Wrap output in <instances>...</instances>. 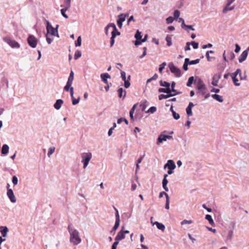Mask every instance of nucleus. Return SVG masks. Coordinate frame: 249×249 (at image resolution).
Segmentation results:
<instances>
[{
	"label": "nucleus",
	"instance_id": "1",
	"mask_svg": "<svg viewBox=\"0 0 249 249\" xmlns=\"http://www.w3.org/2000/svg\"><path fill=\"white\" fill-rule=\"evenodd\" d=\"M68 230L70 233V240L74 245H77L81 242V239L79 236V232L71 228V226L68 227Z\"/></svg>",
	"mask_w": 249,
	"mask_h": 249
},
{
	"label": "nucleus",
	"instance_id": "2",
	"mask_svg": "<svg viewBox=\"0 0 249 249\" xmlns=\"http://www.w3.org/2000/svg\"><path fill=\"white\" fill-rule=\"evenodd\" d=\"M197 89L199 90V93H200L202 95L204 96L205 99L208 98L210 97V93L207 92V88L206 86L204 84L203 81L201 79H199L198 81Z\"/></svg>",
	"mask_w": 249,
	"mask_h": 249
},
{
	"label": "nucleus",
	"instance_id": "3",
	"mask_svg": "<svg viewBox=\"0 0 249 249\" xmlns=\"http://www.w3.org/2000/svg\"><path fill=\"white\" fill-rule=\"evenodd\" d=\"M110 27H112L113 29V31L111 32V40H110V47H112L114 43V42H115L114 38H115L116 35H119L120 34V33L119 32L117 31L116 25L114 23H110L106 27V32H107L108 29Z\"/></svg>",
	"mask_w": 249,
	"mask_h": 249
},
{
	"label": "nucleus",
	"instance_id": "4",
	"mask_svg": "<svg viewBox=\"0 0 249 249\" xmlns=\"http://www.w3.org/2000/svg\"><path fill=\"white\" fill-rule=\"evenodd\" d=\"M3 40L13 48L18 49L20 47V45L18 42L13 39H12L8 36L3 37Z\"/></svg>",
	"mask_w": 249,
	"mask_h": 249
},
{
	"label": "nucleus",
	"instance_id": "5",
	"mask_svg": "<svg viewBox=\"0 0 249 249\" xmlns=\"http://www.w3.org/2000/svg\"><path fill=\"white\" fill-rule=\"evenodd\" d=\"M82 158V162L84 164L83 168L85 169L88 166L89 160L92 158V154L91 153H83L81 154Z\"/></svg>",
	"mask_w": 249,
	"mask_h": 249
},
{
	"label": "nucleus",
	"instance_id": "6",
	"mask_svg": "<svg viewBox=\"0 0 249 249\" xmlns=\"http://www.w3.org/2000/svg\"><path fill=\"white\" fill-rule=\"evenodd\" d=\"M168 67L171 72L174 73L176 77H180L181 75V71L179 69L176 67L172 62L168 64Z\"/></svg>",
	"mask_w": 249,
	"mask_h": 249
},
{
	"label": "nucleus",
	"instance_id": "7",
	"mask_svg": "<svg viewBox=\"0 0 249 249\" xmlns=\"http://www.w3.org/2000/svg\"><path fill=\"white\" fill-rule=\"evenodd\" d=\"M47 35L51 36H55L56 35V36H58L57 29L54 28L48 21L47 22Z\"/></svg>",
	"mask_w": 249,
	"mask_h": 249
},
{
	"label": "nucleus",
	"instance_id": "8",
	"mask_svg": "<svg viewBox=\"0 0 249 249\" xmlns=\"http://www.w3.org/2000/svg\"><path fill=\"white\" fill-rule=\"evenodd\" d=\"M172 139V136L170 135H163L162 134H161L159 136V137L158 138L157 143V144H160L161 142H162L163 141H166L167 139Z\"/></svg>",
	"mask_w": 249,
	"mask_h": 249
},
{
	"label": "nucleus",
	"instance_id": "9",
	"mask_svg": "<svg viewBox=\"0 0 249 249\" xmlns=\"http://www.w3.org/2000/svg\"><path fill=\"white\" fill-rule=\"evenodd\" d=\"M238 74H239V76H241V71L240 69H237L236 71L233 73V75L232 76L233 82L234 85L236 86H239L240 85V84L238 82V80L236 78V76Z\"/></svg>",
	"mask_w": 249,
	"mask_h": 249
},
{
	"label": "nucleus",
	"instance_id": "10",
	"mask_svg": "<svg viewBox=\"0 0 249 249\" xmlns=\"http://www.w3.org/2000/svg\"><path fill=\"white\" fill-rule=\"evenodd\" d=\"M128 14H121L119 16V18L117 21V23L118 27L121 28L123 25L122 22L125 21V18L128 17Z\"/></svg>",
	"mask_w": 249,
	"mask_h": 249
},
{
	"label": "nucleus",
	"instance_id": "11",
	"mask_svg": "<svg viewBox=\"0 0 249 249\" xmlns=\"http://www.w3.org/2000/svg\"><path fill=\"white\" fill-rule=\"evenodd\" d=\"M7 195L11 202L15 203L16 202V198L15 196L13 191L11 189H8L7 192Z\"/></svg>",
	"mask_w": 249,
	"mask_h": 249
},
{
	"label": "nucleus",
	"instance_id": "12",
	"mask_svg": "<svg viewBox=\"0 0 249 249\" xmlns=\"http://www.w3.org/2000/svg\"><path fill=\"white\" fill-rule=\"evenodd\" d=\"M168 168V169H174L176 168V165L172 160H170L164 166V168Z\"/></svg>",
	"mask_w": 249,
	"mask_h": 249
},
{
	"label": "nucleus",
	"instance_id": "13",
	"mask_svg": "<svg viewBox=\"0 0 249 249\" xmlns=\"http://www.w3.org/2000/svg\"><path fill=\"white\" fill-rule=\"evenodd\" d=\"M124 227H123L122 228L121 231L118 233L117 236L115 238V240H117L119 241L120 240H121L125 238L124 232H123V230H124Z\"/></svg>",
	"mask_w": 249,
	"mask_h": 249
},
{
	"label": "nucleus",
	"instance_id": "14",
	"mask_svg": "<svg viewBox=\"0 0 249 249\" xmlns=\"http://www.w3.org/2000/svg\"><path fill=\"white\" fill-rule=\"evenodd\" d=\"M220 78V75L218 74H215L213 75V80L212 82V84L214 86H217L218 81Z\"/></svg>",
	"mask_w": 249,
	"mask_h": 249
},
{
	"label": "nucleus",
	"instance_id": "15",
	"mask_svg": "<svg viewBox=\"0 0 249 249\" xmlns=\"http://www.w3.org/2000/svg\"><path fill=\"white\" fill-rule=\"evenodd\" d=\"M248 54V50H245L244 52H242L241 54L240 55L239 58V62L240 63L243 62L244 61H245Z\"/></svg>",
	"mask_w": 249,
	"mask_h": 249
},
{
	"label": "nucleus",
	"instance_id": "16",
	"mask_svg": "<svg viewBox=\"0 0 249 249\" xmlns=\"http://www.w3.org/2000/svg\"><path fill=\"white\" fill-rule=\"evenodd\" d=\"M168 177V175L165 174L164 175V178L162 180V186L163 188L165 191H168V188L167 187V184L168 182V180L167 179V177Z\"/></svg>",
	"mask_w": 249,
	"mask_h": 249
},
{
	"label": "nucleus",
	"instance_id": "17",
	"mask_svg": "<svg viewBox=\"0 0 249 249\" xmlns=\"http://www.w3.org/2000/svg\"><path fill=\"white\" fill-rule=\"evenodd\" d=\"M102 80L107 85L108 84L107 78H110V75L107 73H105L101 74Z\"/></svg>",
	"mask_w": 249,
	"mask_h": 249
},
{
	"label": "nucleus",
	"instance_id": "18",
	"mask_svg": "<svg viewBox=\"0 0 249 249\" xmlns=\"http://www.w3.org/2000/svg\"><path fill=\"white\" fill-rule=\"evenodd\" d=\"M0 232L2 236L5 237L7 236L8 231V229L6 226H0Z\"/></svg>",
	"mask_w": 249,
	"mask_h": 249
},
{
	"label": "nucleus",
	"instance_id": "19",
	"mask_svg": "<svg viewBox=\"0 0 249 249\" xmlns=\"http://www.w3.org/2000/svg\"><path fill=\"white\" fill-rule=\"evenodd\" d=\"M9 146L6 144H4L2 145V148H1V154L2 155H6L8 154L9 152Z\"/></svg>",
	"mask_w": 249,
	"mask_h": 249
},
{
	"label": "nucleus",
	"instance_id": "20",
	"mask_svg": "<svg viewBox=\"0 0 249 249\" xmlns=\"http://www.w3.org/2000/svg\"><path fill=\"white\" fill-rule=\"evenodd\" d=\"M63 103V101L61 99L57 100L54 104V107L56 109H59Z\"/></svg>",
	"mask_w": 249,
	"mask_h": 249
},
{
	"label": "nucleus",
	"instance_id": "21",
	"mask_svg": "<svg viewBox=\"0 0 249 249\" xmlns=\"http://www.w3.org/2000/svg\"><path fill=\"white\" fill-rule=\"evenodd\" d=\"M118 96L120 98L123 97V98H124V97L125 96L126 92L125 90H123V88H121L118 89Z\"/></svg>",
	"mask_w": 249,
	"mask_h": 249
},
{
	"label": "nucleus",
	"instance_id": "22",
	"mask_svg": "<svg viewBox=\"0 0 249 249\" xmlns=\"http://www.w3.org/2000/svg\"><path fill=\"white\" fill-rule=\"evenodd\" d=\"M231 4L227 3L226 6L223 9V13H226L228 11L232 10L234 8V6H230Z\"/></svg>",
	"mask_w": 249,
	"mask_h": 249
},
{
	"label": "nucleus",
	"instance_id": "23",
	"mask_svg": "<svg viewBox=\"0 0 249 249\" xmlns=\"http://www.w3.org/2000/svg\"><path fill=\"white\" fill-rule=\"evenodd\" d=\"M212 97L213 99H214L215 100H216V101H217L219 102H222L223 101L222 97L219 95H218L216 94H214L212 95Z\"/></svg>",
	"mask_w": 249,
	"mask_h": 249
},
{
	"label": "nucleus",
	"instance_id": "24",
	"mask_svg": "<svg viewBox=\"0 0 249 249\" xmlns=\"http://www.w3.org/2000/svg\"><path fill=\"white\" fill-rule=\"evenodd\" d=\"M176 94H167V95H164V94H160L159 96V99L160 100H161L163 99H167V98H168L171 96H173L174 95H175Z\"/></svg>",
	"mask_w": 249,
	"mask_h": 249
},
{
	"label": "nucleus",
	"instance_id": "25",
	"mask_svg": "<svg viewBox=\"0 0 249 249\" xmlns=\"http://www.w3.org/2000/svg\"><path fill=\"white\" fill-rule=\"evenodd\" d=\"M205 218L209 221V222L211 226H213L214 225V222L210 215L207 214L205 216Z\"/></svg>",
	"mask_w": 249,
	"mask_h": 249
},
{
	"label": "nucleus",
	"instance_id": "26",
	"mask_svg": "<svg viewBox=\"0 0 249 249\" xmlns=\"http://www.w3.org/2000/svg\"><path fill=\"white\" fill-rule=\"evenodd\" d=\"M65 5V8L62 9L61 10V13L62 15V16L65 17V18H68V16L65 14V12L70 8L67 7V5Z\"/></svg>",
	"mask_w": 249,
	"mask_h": 249
},
{
	"label": "nucleus",
	"instance_id": "27",
	"mask_svg": "<svg viewBox=\"0 0 249 249\" xmlns=\"http://www.w3.org/2000/svg\"><path fill=\"white\" fill-rule=\"evenodd\" d=\"M155 224L156 225L158 229L163 231L165 229V226L162 224L158 222H155Z\"/></svg>",
	"mask_w": 249,
	"mask_h": 249
},
{
	"label": "nucleus",
	"instance_id": "28",
	"mask_svg": "<svg viewBox=\"0 0 249 249\" xmlns=\"http://www.w3.org/2000/svg\"><path fill=\"white\" fill-rule=\"evenodd\" d=\"M74 78V73L72 71H71L69 77L68 78V80L67 83L72 84V81Z\"/></svg>",
	"mask_w": 249,
	"mask_h": 249
},
{
	"label": "nucleus",
	"instance_id": "29",
	"mask_svg": "<svg viewBox=\"0 0 249 249\" xmlns=\"http://www.w3.org/2000/svg\"><path fill=\"white\" fill-rule=\"evenodd\" d=\"M188 62H189V58H185L184 64L183 65V69L185 71H187L188 70V65H189V63H189Z\"/></svg>",
	"mask_w": 249,
	"mask_h": 249
},
{
	"label": "nucleus",
	"instance_id": "30",
	"mask_svg": "<svg viewBox=\"0 0 249 249\" xmlns=\"http://www.w3.org/2000/svg\"><path fill=\"white\" fill-rule=\"evenodd\" d=\"M147 37V35H145L143 39H142L141 40H136L135 45L136 46L139 45H140L142 42H145L146 40Z\"/></svg>",
	"mask_w": 249,
	"mask_h": 249
},
{
	"label": "nucleus",
	"instance_id": "31",
	"mask_svg": "<svg viewBox=\"0 0 249 249\" xmlns=\"http://www.w3.org/2000/svg\"><path fill=\"white\" fill-rule=\"evenodd\" d=\"M194 80V78L193 76L190 77L189 78L188 82L187 83V86L191 87Z\"/></svg>",
	"mask_w": 249,
	"mask_h": 249
},
{
	"label": "nucleus",
	"instance_id": "32",
	"mask_svg": "<svg viewBox=\"0 0 249 249\" xmlns=\"http://www.w3.org/2000/svg\"><path fill=\"white\" fill-rule=\"evenodd\" d=\"M165 196H166V204H165V208L166 209H169V197L167 194H165Z\"/></svg>",
	"mask_w": 249,
	"mask_h": 249
},
{
	"label": "nucleus",
	"instance_id": "33",
	"mask_svg": "<svg viewBox=\"0 0 249 249\" xmlns=\"http://www.w3.org/2000/svg\"><path fill=\"white\" fill-rule=\"evenodd\" d=\"M160 85L162 87H166V88H168V87H170V84L168 82H167L166 81H160Z\"/></svg>",
	"mask_w": 249,
	"mask_h": 249
},
{
	"label": "nucleus",
	"instance_id": "34",
	"mask_svg": "<svg viewBox=\"0 0 249 249\" xmlns=\"http://www.w3.org/2000/svg\"><path fill=\"white\" fill-rule=\"evenodd\" d=\"M81 56V52L80 51H76L75 52L74 58L75 60L78 59L79 57H80Z\"/></svg>",
	"mask_w": 249,
	"mask_h": 249
},
{
	"label": "nucleus",
	"instance_id": "35",
	"mask_svg": "<svg viewBox=\"0 0 249 249\" xmlns=\"http://www.w3.org/2000/svg\"><path fill=\"white\" fill-rule=\"evenodd\" d=\"M130 76L129 75L128 77V79L127 80H124V87L125 88H128L129 87L130 85V82H129V80H130Z\"/></svg>",
	"mask_w": 249,
	"mask_h": 249
},
{
	"label": "nucleus",
	"instance_id": "36",
	"mask_svg": "<svg viewBox=\"0 0 249 249\" xmlns=\"http://www.w3.org/2000/svg\"><path fill=\"white\" fill-rule=\"evenodd\" d=\"M54 151H55V147L53 146L51 147L49 149V151L48 153V156L49 157H50L51 156V155H52L54 153Z\"/></svg>",
	"mask_w": 249,
	"mask_h": 249
},
{
	"label": "nucleus",
	"instance_id": "37",
	"mask_svg": "<svg viewBox=\"0 0 249 249\" xmlns=\"http://www.w3.org/2000/svg\"><path fill=\"white\" fill-rule=\"evenodd\" d=\"M135 37L136 38V40H142V36H141V33L139 31H137V32L135 35Z\"/></svg>",
	"mask_w": 249,
	"mask_h": 249
},
{
	"label": "nucleus",
	"instance_id": "38",
	"mask_svg": "<svg viewBox=\"0 0 249 249\" xmlns=\"http://www.w3.org/2000/svg\"><path fill=\"white\" fill-rule=\"evenodd\" d=\"M228 56L230 60H232L235 58V54L232 52H230L228 53Z\"/></svg>",
	"mask_w": 249,
	"mask_h": 249
},
{
	"label": "nucleus",
	"instance_id": "39",
	"mask_svg": "<svg viewBox=\"0 0 249 249\" xmlns=\"http://www.w3.org/2000/svg\"><path fill=\"white\" fill-rule=\"evenodd\" d=\"M193 223V221L192 220H183L181 222V225H185V224H192Z\"/></svg>",
	"mask_w": 249,
	"mask_h": 249
},
{
	"label": "nucleus",
	"instance_id": "40",
	"mask_svg": "<svg viewBox=\"0 0 249 249\" xmlns=\"http://www.w3.org/2000/svg\"><path fill=\"white\" fill-rule=\"evenodd\" d=\"M114 209H115V210L116 211V213H115L116 221H115L120 222V216H119L118 211L115 207H114Z\"/></svg>",
	"mask_w": 249,
	"mask_h": 249
},
{
	"label": "nucleus",
	"instance_id": "41",
	"mask_svg": "<svg viewBox=\"0 0 249 249\" xmlns=\"http://www.w3.org/2000/svg\"><path fill=\"white\" fill-rule=\"evenodd\" d=\"M81 41H82V39H81V37L80 36H79L77 40L75 41V46L77 47V46H81Z\"/></svg>",
	"mask_w": 249,
	"mask_h": 249
},
{
	"label": "nucleus",
	"instance_id": "42",
	"mask_svg": "<svg viewBox=\"0 0 249 249\" xmlns=\"http://www.w3.org/2000/svg\"><path fill=\"white\" fill-rule=\"evenodd\" d=\"M166 41H167V45L168 46H170L172 45V39L170 36H166Z\"/></svg>",
	"mask_w": 249,
	"mask_h": 249
},
{
	"label": "nucleus",
	"instance_id": "43",
	"mask_svg": "<svg viewBox=\"0 0 249 249\" xmlns=\"http://www.w3.org/2000/svg\"><path fill=\"white\" fill-rule=\"evenodd\" d=\"M166 65V62H163L161 65H160L159 72L162 73V70L164 69L165 66Z\"/></svg>",
	"mask_w": 249,
	"mask_h": 249
},
{
	"label": "nucleus",
	"instance_id": "44",
	"mask_svg": "<svg viewBox=\"0 0 249 249\" xmlns=\"http://www.w3.org/2000/svg\"><path fill=\"white\" fill-rule=\"evenodd\" d=\"M200 61V60L199 59H196L195 60H192V61H190V60L189 59V65H195V64H198Z\"/></svg>",
	"mask_w": 249,
	"mask_h": 249
},
{
	"label": "nucleus",
	"instance_id": "45",
	"mask_svg": "<svg viewBox=\"0 0 249 249\" xmlns=\"http://www.w3.org/2000/svg\"><path fill=\"white\" fill-rule=\"evenodd\" d=\"M12 183H13L14 185H17L18 183V179L16 176H14L12 177Z\"/></svg>",
	"mask_w": 249,
	"mask_h": 249
},
{
	"label": "nucleus",
	"instance_id": "46",
	"mask_svg": "<svg viewBox=\"0 0 249 249\" xmlns=\"http://www.w3.org/2000/svg\"><path fill=\"white\" fill-rule=\"evenodd\" d=\"M51 35H46L47 41L49 44H51L53 40V38L51 37Z\"/></svg>",
	"mask_w": 249,
	"mask_h": 249
},
{
	"label": "nucleus",
	"instance_id": "47",
	"mask_svg": "<svg viewBox=\"0 0 249 249\" xmlns=\"http://www.w3.org/2000/svg\"><path fill=\"white\" fill-rule=\"evenodd\" d=\"M180 15V12L178 10H176L174 12V16L175 19H177L179 18Z\"/></svg>",
	"mask_w": 249,
	"mask_h": 249
},
{
	"label": "nucleus",
	"instance_id": "48",
	"mask_svg": "<svg viewBox=\"0 0 249 249\" xmlns=\"http://www.w3.org/2000/svg\"><path fill=\"white\" fill-rule=\"evenodd\" d=\"M37 45V41L35 37L32 36V48H35Z\"/></svg>",
	"mask_w": 249,
	"mask_h": 249
},
{
	"label": "nucleus",
	"instance_id": "49",
	"mask_svg": "<svg viewBox=\"0 0 249 249\" xmlns=\"http://www.w3.org/2000/svg\"><path fill=\"white\" fill-rule=\"evenodd\" d=\"M172 114H173V117L175 119L178 120L180 116H179V114L176 113L175 111H173Z\"/></svg>",
	"mask_w": 249,
	"mask_h": 249
},
{
	"label": "nucleus",
	"instance_id": "50",
	"mask_svg": "<svg viewBox=\"0 0 249 249\" xmlns=\"http://www.w3.org/2000/svg\"><path fill=\"white\" fill-rule=\"evenodd\" d=\"M79 100H80V97H79L78 99H76L73 97V98H72V104L73 105H75L79 103Z\"/></svg>",
	"mask_w": 249,
	"mask_h": 249
},
{
	"label": "nucleus",
	"instance_id": "51",
	"mask_svg": "<svg viewBox=\"0 0 249 249\" xmlns=\"http://www.w3.org/2000/svg\"><path fill=\"white\" fill-rule=\"evenodd\" d=\"M166 20L167 24H170L173 22L174 18L172 17H169L166 18Z\"/></svg>",
	"mask_w": 249,
	"mask_h": 249
},
{
	"label": "nucleus",
	"instance_id": "52",
	"mask_svg": "<svg viewBox=\"0 0 249 249\" xmlns=\"http://www.w3.org/2000/svg\"><path fill=\"white\" fill-rule=\"evenodd\" d=\"M186 113L188 116L192 115V108L187 107L186 109Z\"/></svg>",
	"mask_w": 249,
	"mask_h": 249
},
{
	"label": "nucleus",
	"instance_id": "53",
	"mask_svg": "<svg viewBox=\"0 0 249 249\" xmlns=\"http://www.w3.org/2000/svg\"><path fill=\"white\" fill-rule=\"evenodd\" d=\"M71 84L67 83L66 85L64 87V90L66 91H68L69 89L70 90V88H71Z\"/></svg>",
	"mask_w": 249,
	"mask_h": 249
},
{
	"label": "nucleus",
	"instance_id": "54",
	"mask_svg": "<svg viewBox=\"0 0 249 249\" xmlns=\"http://www.w3.org/2000/svg\"><path fill=\"white\" fill-rule=\"evenodd\" d=\"M121 77L123 81L126 80V74L125 72L124 71H121Z\"/></svg>",
	"mask_w": 249,
	"mask_h": 249
},
{
	"label": "nucleus",
	"instance_id": "55",
	"mask_svg": "<svg viewBox=\"0 0 249 249\" xmlns=\"http://www.w3.org/2000/svg\"><path fill=\"white\" fill-rule=\"evenodd\" d=\"M120 225V222L118 221H115V225L114 226L112 231H115L117 229V228L119 227Z\"/></svg>",
	"mask_w": 249,
	"mask_h": 249
},
{
	"label": "nucleus",
	"instance_id": "56",
	"mask_svg": "<svg viewBox=\"0 0 249 249\" xmlns=\"http://www.w3.org/2000/svg\"><path fill=\"white\" fill-rule=\"evenodd\" d=\"M156 110L157 108L155 107H152L149 109L148 112L153 113L156 111Z\"/></svg>",
	"mask_w": 249,
	"mask_h": 249
},
{
	"label": "nucleus",
	"instance_id": "57",
	"mask_svg": "<svg viewBox=\"0 0 249 249\" xmlns=\"http://www.w3.org/2000/svg\"><path fill=\"white\" fill-rule=\"evenodd\" d=\"M118 244H119V241L117 240H115V241L114 242V243L113 244V245L112 246L111 249H116V248H117Z\"/></svg>",
	"mask_w": 249,
	"mask_h": 249
},
{
	"label": "nucleus",
	"instance_id": "58",
	"mask_svg": "<svg viewBox=\"0 0 249 249\" xmlns=\"http://www.w3.org/2000/svg\"><path fill=\"white\" fill-rule=\"evenodd\" d=\"M71 0H64V4L67 5V7H71Z\"/></svg>",
	"mask_w": 249,
	"mask_h": 249
},
{
	"label": "nucleus",
	"instance_id": "59",
	"mask_svg": "<svg viewBox=\"0 0 249 249\" xmlns=\"http://www.w3.org/2000/svg\"><path fill=\"white\" fill-rule=\"evenodd\" d=\"M191 44H192V45L193 46V47L194 49H196L198 48V43H196L195 41H193V42H192Z\"/></svg>",
	"mask_w": 249,
	"mask_h": 249
},
{
	"label": "nucleus",
	"instance_id": "60",
	"mask_svg": "<svg viewBox=\"0 0 249 249\" xmlns=\"http://www.w3.org/2000/svg\"><path fill=\"white\" fill-rule=\"evenodd\" d=\"M214 53V52L213 51H208L207 52L206 56V57H207V58L208 61H210L211 60L210 57L209 56V53Z\"/></svg>",
	"mask_w": 249,
	"mask_h": 249
},
{
	"label": "nucleus",
	"instance_id": "61",
	"mask_svg": "<svg viewBox=\"0 0 249 249\" xmlns=\"http://www.w3.org/2000/svg\"><path fill=\"white\" fill-rule=\"evenodd\" d=\"M240 49H241V48H240V46L238 44H235V49L234 50L235 52L236 53H238L240 51Z\"/></svg>",
	"mask_w": 249,
	"mask_h": 249
},
{
	"label": "nucleus",
	"instance_id": "62",
	"mask_svg": "<svg viewBox=\"0 0 249 249\" xmlns=\"http://www.w3.org/2000/svg\"><path fill=\"white\" fill-rule=\"evenodd\" d=\"M27 42L30 46L31 47V35H29L27 38Z\"/></svg>",
	"mask_w": 249,
	"mask_h": 249
},
{
	"label": "nucleus",
	"instance_id": "63",
	"mask_svg": "<svg viewBox=\"0 0 249 249\" xmlns=\"http://www.w3.org/2000/svg\"><path fill=\"white\" fill-rule=\"evenodd\" d=\"M171 92L172 91L170 87L166 88L165 89V93H167L168 94H171Z\"/></svg>",
	"mask_w": 249,
	"mask_h": 249
},
{
	"label": "nucleus",
	"instance_id": "64",
	"mask_svg": "<svg viewBox=\"0 0 249 249\" xmlns=\"http://www.w3.org/2000/svg\"><path fill=\"white\" fill-rule=\"evenodd\" d=\"M176 83L174 82H173L171 84V91L173 92H175L176 90L174 89L175 87Z\"/></svg>",
	"mask_w": 249,
	"mask_h": 249
}]
</instances>
